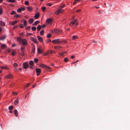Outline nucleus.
Wrapping results in <instances>:
<instances>
[{"instance_id": "obj_24", "label": "nucleus", "mask_w": 130, "mask_h": 130, "mask_svg": "<svg viewBox=\"0 0 130 130\" xmlns=\"http://www.w3.org/2000/svg\"><path fill=\"white\" fill-rule=\"evenodd\" d=\"M30 84V83H28L27 84L25 85V87L24 88V89H25L26 88H27L29 86Z\"/></svg>"}, {"instance_id": "obj_17", "label": "nucleus", "mask_w": 130, "mask_h": 130, "mask_svg": "<svg viewBox=\"0 0 130 130\" xmlns=\"http://www.w3.org/2000/svg\"><path fill=\"white\" fill-rule=\"evenodd\" d=\"M61 47L60 46H56L54 47V48L57 50L60 49Z\"/></svg>"}, {"instance_id": "obj_52", "label": "nucleus", "mask_w": 130, "mask_h": 130, "mask_svg": "<svg viewBox=\"0 0 130 130\" xmlns=\"http://www.w3.org/2000/svg\"><path fill=\"white\" fill-rule=\"evenodd\" d=\"M12 94L13 95H17V93L15 92H13Z\"/></svg>"}, {"instance_id": "obj_21", "label": "nucleus", "mask_w": 130, "mask_h": 130, "mask_svg": "<svg viewBox=\"0 0 130 130\" xmlns=\"http://www.w3.org/2000/svg\"><path fill=\"white\" fill-rule=\"evenodd\" d=\"M54 53V52H53L52 51L49 50V51H48L47 52V54H45V55H46L47 54H52V53Z\"/></svg>"}, {"instance_id": "obj_20", "label": "nucleus", "mask_w": 130, "mask_h": 130, "mask_svg": "<svg viewBox=\"0 0 130 130\" xmlns=\"http://www.w3.org/2000/svg\"><path fill=\"white\" fill-rule=\"evenodd\" d=\"M77 21V20H75L74 21H72L71 22V23L72 25L74 24L75 23H76Z\"/></svg>"}, {"instance_id": "obj_60", "label": "nucleus", "mask_w": 130, "mask_h": 130, "mask_svg": "<svg viewBox=\"0 0 130 130\" xmlns=\"http://www.w3.org/2000/svg\"><path fill=\"white\" fill-rule=\"evenodd\" d=\"M65 6V5H63L61 6L60 7L61 8V9L62 8H63Z\"/></svg>"}, {"instance_id": "obj_62", "label": "nucleus", "mask_w": 130, "mask_h": 130, "mask_svg": "<svg viewBox=\"0 0 130 130\" xmlns=\"http://www.w3.org/2000/svg\"><path fill=\"white\" fill-rule=\"evenodd\" d=\"M22 11H24L25 10V8L24 7H22L21 8Z\"/></svg>"}, {"instance_id": "obj_19", "label": "nucleus", "mask_w": 130, "mask_h": 130, "mask_svg": "<svg viewBox=\"0 0 130 130\" xmlns=\"http://www.w3.org/2000/svg\"><path fill=\"white\" fill-rule=\"evenodd\" d=\"M6 47L5 45L4 44H2L1 46V48L2 49H4L5 48V47Z\"/></svg>"}, {"instance_id": "obj_36", "label": "nucleus", "mask_w": 130, "mask_h": 130, "mask_svg": "<svg viewBox=\"0 0 130 130\" xmlns=\"http://www.w3.org/2000/svg\"><path fill=\"white\" fill-rule=\"evenodd\" d=\"M66 42H67L66 41H59V44H60V43H66Z\"/></svg>"}, {"instance_id": "obj_64", "label": "nucleus", "mask_w": 130, "mask_h": 130, "mask_svg": "<svg viewBox=\"0 0 130 130\" xmlns=\"http://www.w3.org/2000/svg\"><path fill=\"white\" fill-rule=\"evenodd\" d=\"M75 57V56L74 55H72L71 56V58L72 59H73Z\"/></svg>"}, {"instance_id": "obj_4", "label": "nucleus", "mask_w": 130, "mask_h": 130, "mask_svg": "<svg viewBox=\"0 0 130 130\" xmlns=\"http://www.w3.org/2000/svg\"><path fill=\"white\" fill-rule=\"evenodd\" d=\"M59 39H56L53 40L52 41V42L54 43H57L58 44H59Z\"/></svg>"}, {"instance_id": "obj_63", "label": "nucleus", "mask_w": 130, "mask_h": 130, "mask_svg": "<svg viewBox=\"0 0 130 130\" xmlns=\"http://www.w3.org/2000/svg\"><path fill=\"white\" fill-rule=\"evenodd\" d=\"M76 3H77V2L76 1H75V0L73 2V5H75Z\"/></svg>"}, {"instance_id": "obj_12", "label": "nucleus", "mask_w": 130, "mask_h": 130, "mask_svg": "<svg viewBox=\"0 0 130 130\" xmlns=\"http://www.w3.org/2000/svg\"><path fill=\"white\" fill-rule=\"evenodd\" d=\"M34 21V20L30 18L28 20V22L29 24H31Z\"/></svg>"}, {"instance_id": "obj_27", "label": "nucleus", "mask_w": 130, "mask_h": 130, "mask_svg": "<svg viewBox=\"0 0 130 130\" xmlns=\"http://www.w3.org/2000/svg\"><path fill=\"white\" fill-rule=\"evenodd\" d=\"M13 106L12 105L9 106L8 107L9 109L10 110H11L13 109Z\"/></svg>"}, {"instance_id": "obj_22", "label": "nucleus", "mask_w": 130, "mask_h": 130, "mask_svg": "<svg viewBox=\"0 0 130 130\" xmlns=\"http://www.w3.org/2000/svg\"><path fill=\"white\" fill-rule=\"evenodd\" d=\"M41 28V26L40 25H39L37 27V29L38 31H39L40 30Z\"/></svg>"}, {"instance_id": "obj_39", "label": "nucleus", "mask_w": 130, "mask_h": 130, "mask_svg": "<svg viewBox=\"0 0 130 130\" xmlns=\"http://www.w3.org/2000/svg\"><path fill=\"white\" fill-rule=\"evenodd\" d=\"M32 35V34L30 33H28L27 32L26 33V36Z\"/></svg>"}, {"instance_id": "obj_37", "label": "nucleus", "mask_w": 130, "mask_h": 130, "mask_svg": "<svg viewBox=\"0 0 130 130\" xmlns=\"http://www.w3.org/2000/svg\"><path fill=\"white\" fill-rule=\"evenodd\" d=\"M3 10L2 8H0V15L3 12Z\"/></svg>"}, {"instance_id": "obj_2", "label": "nucleus", "mask_w": 130, "mask_h": 130, "mask_svg": "<svg viewBox=\"0 0 130 130\" xmlns=\"http://www.w3.org/2000/svg\"><path fill=\"white\" fill-rule=\"evenodd\" d=\"M35 71L36 72L37 75V76L39 75L40 74L41 70L40 69L36 68Z\"/></svg>"}, {"instance_id": "obj_50", "label": "nucleus", "mask_w": 130, "mask_h": 130, "mask_svg": "<svg viewBox=\"0 0 130 130\" xmlns=\"http://www.w3.org/2000/svg\"><path fill=\"white\" fill-rule=\"evenodd\" d=\"M52 5V4L51 3H48L46 4V5L48 6H51Z\"/></svg>"}, {"instance_id": "obj_47", "label": "nucleus", "mask_w": 130, "mask_h": 130, "mask_svg": "<svg viewBox=\"0 0 130 130\" xmlns=\"http://www.w3.org/2000/svg\"><path fill=\"white\" fill-rule=\"evenodd\" d=\"M29 2L28 1H25V4L26 5H28L29 4Z\"/></svg>"}, {"instance_id": "obj_13", "label": "nucleus", "mask_w": 130, "mask_h": 130, "mask_svg": "<svg viewBox=\"0 0 130 130\" xmlns=\"http://www.w3.org/2000/svg\"><path fill=\"white\" fill-rule=\"evenodd\" d=\"M39 23V21H37L35 22L33 24V26L36 25L37 24Z\"/></svg>"}, {"instance_id": "obj_44", "label": "nucleus", "mask_w": 130, "mask_h": 130, "mask_svg": "<svg viewBox=\"0 0 130 130\" xmlns=\"http://www.w3.org/2000/svg\"><path fill=\"white\" fill-rule=\"evenodd\" d=\"M16 12L14 11H13L10 13V14L11 15H13V14H15Z\"/></svg>"}, {"instance_id": "obj_40", "label": "nucleus", "mask_w": 130, "mask_h": 130, "mask_svg": "<svg viewBox=\"0 0 130 130\" xmlns=\"http://www.w3.org/2000/svg\"><path fill=\"white\" fill-rule=\"evenodd\" d=\"M46 9V7H43L42 8V11L43 12Z\"/></svg>"}, {"instance_id": "obj_58", "label": "nucleus", "mask_w": 130, "mask_h": 130, "mask_svg": "<svg viewBox=\"0 0 130 130\" xmlns=\"http://www.w3.org/2000/svg\"><path fill=\"white\" fill-rule=\"evenodd\" d=\"M24 51H23V52L21 51V54L22 56H23L24 55Z\"/></svg>"}, {"instance_id": "obj_55", "label": "nucleus", "mask_w": 130, "mask_h": 130, "mask_svg": "<svg viewBox=\"0 0 130 130\" xmlns=\"http://www.w3.org/2000/svg\"><path fill=\"white\" fill-rule=\"evenodd\" d=\"M64 54V53H58V54L61 55V56H63V54Z\"/></svg>"}, {"instance_id": "obj_18", "label": "nucleus", "mask_w": 130, "mask_h": 130, "mask_svg": "<svg viewBox=\"0 0 130 130\" xmlns=\"http://www.w3.org/2000/svg\"><path fill=\"white\" fill-rule=\"evenodd\" d=\"M78 37V36H74L72 37V40H74L77 38Z\"/></svg>"}, {"instance_id": "obj_14", "label": "nucleus", "mask_w": 130, "mask_h": 130, "mask_svg": "<svg viewBox=\"0 0 130 130\" xmlns=\"http://www.w3.org/2000/svg\"><path fill=\"white\" fill-rule=\"evenodd\" d=\"M14 114L15 115L16 117H17L18 116V112L17 110H14Z\"/></svg>"}, {"instance_id": "obj_30", "label": "nucleus", "mask_w": 130, "mask_h": 130, "mask_svg": "<svg viewBox=\"0 0 130 130\" xmlns=\"http://www.w3.org/2000/svg\"><path fill=\"white\" fill-rule=\"evenodd\" d=\"M27 8L28 10L29 11H31L32 10V8L30 7H28Z\"/></svg>"}, {"instance_id": "obj_56", "label": "nucleus", "mask_w": 130, "mask_h": 130, "mask_svg": "<svg viewBox=\"0 0 130 130\" xmlns=\"http://www.w3.org/2000/svg\"><path fill=\"white\" fill-rule=\"evenodd\" d=\"M20 27L21 28H23V26L22 24H20L19 25Z\"/></svg>"}, {"instance_id": "obj_35", "label": "nucleus", "mask_w": 130, "mask_h": 130, "mask_svg": "<svg viewBox=\"0 0 130 130\" xmlns=\"http://www.w3.org/2000/svg\"><path fill=\"white\" fill-rule=\"evenodd\" d=\"M1 68L2 69H8V68L6 67H5L3 66H1Z\"/></svg>"}, {"instance_id": "obj_29", "label": "nucleus", "mask_w": 130, "mask_h": 130, "mask_svg": "<svg viewBox=\"0 0 130 130\" xmlns=\"http://www.w3.org/2000/svg\"><path fill=\"white\" fill-rule=\"evenodd\" d=\"M44 31L43 30H41L40 32V35L41 36L44 33Z\"/></svg>"}, {"instance_id": "obj_54", "label": "nucleus", "mask_w": 130, "mask_h": 130, "mask_svg": "<svg viewBox=\"0 0 130 130\" xmlns=\"http://www.w3.org/2000/svg\"><path fill=\"white\" fill-rule=\"evenodd\" d=\"M38 59L37 58H35L34 59V61L36 63L38 62Z\"/></svg>"}, {"instance_id": "obj_15", "label": "nucleus", "mask_w": 130, "mask_h": 130, "mask_svg": "<svg viewBox=\"0 0 130 130\" xmlns=\"http://www.w3.org/2000/svg\"><path fill=\"white\" fill-rule=\"evenodd\" d=\"M19 101L17 99H16L14 102V103L15 105H16L18 103Z\"/></svg>"}, {"instance_id": "obj_6", "label": "nucleus", "mask_w": 130, "mask_h": 130, "mask_svg": "<svg viewBox=\"0 0 130 130\" xmlns=\"http://www.w3.org/2000/svg\"><path fill=\"white\" fill-rule=\"evenodd\" d=\"M52 22V20L51 19H48L46 20V22L47 24L51 23Z\"/></svg>"}, {"instance_id": "obj_57", "label": "nucleus", "mask_w": 130, "mask_h": 130, "mask_svg": "<svg viewBox=\"0 0 130 130\" xmlns=\"http://www.w3.org/2000/svg\"><path fill=\"white\" fill-rule=\"evenodd\" d=\"M24 35V34L22 32L20 34V36L21 37H22Z\"/></svg>"}, {"instance_id": "obj_48", "label": "nucleus", "mask_w": 130, "mask_h": 130, "mask_svg": "<svg viewBox=\"0 0 130 130\" xmlns=\"http://www.w3.org/2000/svg\"><path fill=\"white\" fill-rule=\"evenodd\" d=\"M68 59L66 58H64V61L65 62H67L68 61Z\"/></svg>"}, {"instance_id": "obj_31", "label": "nucleus", "mask_w": 130, "mask_h": 130, "mask_svg": "<svg viewBox=\"0 0 130 130\" xmlns=\"http://www.w3.org/2000/svg\"><path fill=\"white\" fill-rule=\"evenodd\" d=\"M33 61H30L29 62V63L30 66H32L33 65Z\"/></svg>"}, {"instance_id": "obj_43", "label": "nucleus", "mask_w": 130, "mask_h": 130, "mask_svg": "<svg viewBox=\"0 0 130 130\" xmlns=\"http://www.w3.org/2000/svg\"><path fill=\"white\" fill-rule=\"evenodd\" d=\"M51 36V34H49L47 36V38H49Z\"/></svg>"}, {"instance_id": "obj_16", "label": "nucleus", "mask_w": 130, "mask_h": 130, "mask_svg": "<svg viewBox=\"0 0 130 130\" xmlns=\"http://www.w3.org/2000/svg\"><path fill=\"white\" fill-rule=\"evenodd\" d=\"M20 17V15H19L18 14H17L16 15H15L14 16V18L15 19H17L18 18H19Z\"/></svg>"}, {"instance_id": "obj_7", "label": "nucleus", "mask_w": 130, "mask_h": 130, "mask_svg": "<svg viewBox=\"0 0 130 130\" xmlns=\"http://www.w3.org/2000/svg\"><path fill=\"white\" fill-rule=\"evenodd\" d=\"M40 16V14L39 12L37 13L34 16V17L36 19H37Z\"/></svg>"}, {"instance_id": "obj_10", "label": "nucleus", "mask_w": 130, "mask_h": 130, "mask_svg": "<svg viewBox=\"0 0 130 130\" xmlns=\"http://www.w3.org/2000/svg\"><path fill=\"white\" fill-rule=\"evenodd\" d=\"M6 37V35H4L0 37V40H3L5 39Z\"/></svg>"}, {"instance_id": "obj_9", "label": "nucleus", "mask_w": 130, "mask_h": 130, "mask_svg": "<svg viewBox=\"0 0 130 130\" xmlns=\"http://www.w3.org/2000/svg\"><path fill=\"white\" fill-rule=\"evenodd\" d=\"M37 38L38 40L40 42H43V39L42 38L39 36H37Z\"/></svg>"}, {"instance_id": "obj_46", "label": "nucleus", "mask_w": 130, "mask_h": 130, "mask_svg": "<svg viewBox=\"0 0 130 130\" xmlns=\"http://www.w3.org/2000/svg\"><path fill=\"white\" fill-rule=\"evenodd\" d=\"M12 51H13L12 52L11 54L12 56H14L15 55V51H14L13 50Z\"/></svg>"}, {"instance_id": "obj_61", "label": "nucleus", "mask_w": 130, "mask_h": 130, "mask_svg": "<svg viewBox=\"0 0 130 130\" xmlns=\"http://www.w3.org/2000/svg\"><path fill=\"white\" fill-rule=\"evenodd\" d=\"M81 10L80 9H79L77 10H76V11L77 12H78L80 11H81Z\"/></svg>"}, {"instance_id": "obj_3", "label": "nucleus", "mask_w": 130, "mask_h": 130, "mask_svg": "<svg viewBox=\"0 0 130 130\" xmlns=\"http://www.w3.org/2000/svg\"><path fill=\"white\" fill-rule=\"evenodd\" d=\"M23 68L25 69H26L28 67V64L27 62H24L23 64Z\"/></svg>"}, {"instance_id": "obj_28", "label": "nucleus", "mask_w": 130, "mask_h": 130, "mask_svg": "<svg viewBox=\"0 0 130 130\" xmlns=\"http://www.w3.org/2000/svg\"><path fill=\"white\" fill-rule=\"evenodd\" d=\"M31 30L32 31H35L36 29V27L35 26H33L31 27Z\"/></svg>"}, {"instance_id": "obj_53", "label": "nucleus", "mask_w": 130, "mask_h": 130, "mask_svg": "<svg viewBox=\"0 0 130 130\" xmlns=\"http://www.w3.org/2000/svg\"><path fill=\"white\" fill-rule=\"evenodd\" d=\"M15 0H10V2L14 3L15 2Z\"/></svg>"}, {"instance_id": "obj_38", "label": "nucleus", "mask_w": 130, "mask_h": 130, "mask_svg": "<svg viewBox=\"0 0 130 130\" xmlns=\"http://www.w3.org/2000/svg\"><path fill=\"white\" fill-rule=\"evenodd\" d=\"M34 43L37 44L38 43V42L37 40V39H35L33 41Z\"/></svg>"}, {"instance_id": "obj_33", "label": "nucleus", "mask_w": 130, "mask_h": 130, "mask_svg": "<svg viewBox=\"0 0 130 130\" xmlns=\"http://www.w3.org/2000/svg\"><path fill=\"white\" fill-rule=\"evenodd\" d=\"M25 49V47H21V51H24V50Z\"/></svg>"}, {"instance_id": "obj_41", "label": "nucleus", "mask_w": 130, "mask_h": 130, "mask_svg": "<svg viewBox=\"0 0 130 130\" xmlns=\"http://www.w3.org/2000/svg\"><path fill=\"white\" fill-rule=\"evenodd\" d=\"M22 11L21 10V8H18L17 10V12L19 13L20 12Z\"/></svg>"}, {"instance_id": "obj_49", "label": "nucleus", "mask_w": 130, "mask_h": 130, "mask_svg": "<svg viewBox=\"0 0 130 130\" xmlns=\"http://www.w3.org/2000/svg\"><path fill=\"white\" fill-rule=\"evenodd\" d=\"M22 39L21 38L18 37L17 38V40L18 41H20H20Z\"/></svg>"}, {"instance_id": "obj_8", "label": "nucleus", "mask_w": 130, "mask_h": 130, "mask_svg": "<svg viewBox=\"0 0 130 130\" xmlns=\"http://www.w3.org/2000/svg\"><path fill=\"white\" fill-rule=\"evenodd\" d=\"M6 78L7 79H9L12 77V75L11 74L8 75L6 76Z\"/></svg>"}, {"instance_id": "obj_23", "label": "nucleus", "mask_w": 130, "mask_h": 130, "mask_svg": "<svg viewBox=\"0 0 130 130\" xmlns=\"http://www.w3.org/2000/svg\"><path fill=\"white\" fill-rule=\"evenodd\" d=\"M40 67L43 68H46V66L45 65L41 64L40 65Z\"/></svg>"}, {"instance_id": "obj_5", "label": "nucleus", "mask_w": 130, "mask_h": 130, "mask_svg": "<svg viewBox=\"0 0 130 130\" xmlns=\"http://www.w3.org/2000/svg\"><path fill=\"white\" fill-rule=\"evenodd\" d=\"M37 50L39 54H41L43 51V50L41 48L39 47L38 48Z\"/></svg>"}, {"instance_id": "obj_25", "label": "nucleus", "mask_w": 130, "mask_h": 130, "mask_svg": "<svg viewBox=\"0 0 130 130\" xmlns=\"http://www.w3.org/2000/svg\"><path fill=\"white\" fill-rule=\"evenodd\" d=\"M35 46H33L32 47V51L33 53H35Z\"/></svg>"}, {"instance_id": "obj_59", "label": "nucleus", "mask_w": 130, "mask_h": 130, "mask_svg": "<svg viewBox=\"0 0 130 130\" xmlns=\"http://www.w3.org/2000/svg\"><path fill=\"white\" fill-rule=\"evenodd\" d=\"M35 39V38H34L33 37H31L30 38V39L32 41H33Z\"/></svg>"}, {"instance_id": "obj_11", "label": "nucleus", "mask_w": 130, "mask_h": 130, "mask_svg": "<svg viewBox=\"0 0 130 130\" xmlns=\"http://www.w3.org/2000/svg\"><path fill=\"white\" fill-rule=\"evenodd\" d=\"M61 9H58L57 11L55 12V14H56L58 15L61 12L60 11H61Z\"/></svg>"}, {"instance_id": "obj_34", "label": "nucleus", "mask_w": 130, "mask_h": 130, "mask_svg": "<svg viewBox=\"0 0 130 130\" xmlns=\"http://www.w3.org/2000/svg\"><path fill=\"white\" fill-rule=\"evenodd\" d=\"M18 21H14V22H12V23H11V24L12 25H14L15 24H16V23H17Z\"/></svg>"}, {"instance_id": "obj_32", "label": "nucleus", "mask_w": 130, "mask_h": 130, "mask_svg": "<svg viewBox=\"0 0 130 130\" xmlns=\"http://www.w3.org/2000/svg\"><path fill=\"white\" fill-rule=\"evenodd\" d=\"M0 24H1V26H4L5 25V23H4V22H3L2 21H1Z\"/></svg>"}, {"instance_id": "obj_42", "label": "nucleus", "mask_w": 130, "mask_h": 130, "mask_svg": "<svg viewBox=\"0 0 130 130\" xmlns=\"http://www.w3.org/2000/svg\"><path fill=\"white\" fill-rule=\"evenodd\" d=\"M51 40L50 39H48L46 40L45 41V42L46 43H48L51 42Z\"/></svg>"}, {"instance_id": "obj_26", "label": "nucleus", "mask_w": 130, "mask_h": 130, "mask_svg": "<svg viewBox=\"0 0 130 130\" xmlns=\"http://www.w3.org/2000/svg\"><path fill=\"white\" fill-rule=\"evenodd\" d=\"M24 21V25L25 26H26L27 22L25 20H23Z\"/></svg>"}, {"instance_id": "obj_1", "label": "nucleus", "mask_w": 130, "mask_h": 130, "mask_svg": "<svg viewBox=\"0 0 130 130\" xmlns=\"http://www.w3.org/2000/svg\"><path fill=\"white\" fill-rule=\"evenodd\" d=\"M20 43L24 45H27V40L25 39H22L20 41Z\"/></svg>"}, {"instance_id": "obj_45", "label": "nucleus", "mask_w": 130, "mask_h": 130, "mask_svg": "<svg viewBox=\"0 0 130 130\" xmlns=\"http://www.w3.org/2000/svg\"><path fill=\"white\" fill-rule=\"evenodd\" d=\"M13 65L14 67H15L18 66V64L17 63H15L13 64Z\"/></svg>"}, {"instance_id": "obj_51", "label": "nucleus", "mask_w": 130, "mask_h": 130, "mask_svg": "<svg viewBox=\"0 0 130 130\" xmlns=\"http://www.w3.org/2000/svg\"><path fill=\"white\" fill-rule=\"evenodd\" d=\"M30 26H28V27H27L26 28V30H29L30 29Z\"/></svg>"}]
</instances>
